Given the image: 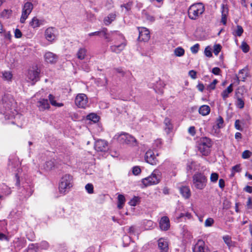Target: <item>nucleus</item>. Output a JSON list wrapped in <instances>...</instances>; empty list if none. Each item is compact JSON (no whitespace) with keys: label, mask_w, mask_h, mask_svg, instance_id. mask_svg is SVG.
I'll use <instances>...</instances> for the list:
<instances>
[{"label":"nucleus","mask_w":252,"mask_h":252,"mask_svg":"<svg viewBox=\"0 0 252 252\" xmlns=\"http://www.w3.org/2000/svg\"><path fill=\"white\" fill-rule=\"evenodd\" d=\"M73 186V177L69 174L64 175L61 179L59 189L60 192L65 193Z\"/></svg>","instance_id":"obj_1"},{"label":"nucleus","mask_w":252,"mask_h":252,"mask_svg":"<svg viewBox=\"0 0 252 252\" xmlns=\"http://www.w3.org/2000/svg\"><path fill=\"white\" fill-rule=\"evenodd\" d=\"M113 39L118 40L120 44L111 46L110 47V50L112 52L119 54L125 49L126 45V40L124 35L118 32L115 37H111V41Z\"/></svg>","instance_id":"obj_2"},{"label":"nucleus","mask_w":252,"mask_h":252,"mask_svg":"<svg viewBox=\"0 0 252 252\" xmlns=\"http://www.w3.org/2000/svg\"><path fill=\"white\" fill-rule=\"evenodd\" d=\"M204 6L202 3L191 5L188 10V15L191 20H196L204 11Z\"/></svg>","instance_id":"obj_3"},{"label":"nucleus","mask_w":252,"mask_h":252,"mask_svg":"<svg viewBox=\"0 0 252 252\" xmlns=\"http://www.w3.org/2000/svg\"><path fill=\"white\" fill-rule=\"evenodd\" d=\"M212 146L211 140L207 137H202L200 139L198 144V150L203 156H208L210 152Z\"/></svg>","instance_id":"obj_4"},{"label":"nucleus","mask_w":252,"mask_h":252,"mask_svg":"<svg viewBox=\"0 0 252 252\" xmlns=\"http://www.w3.org/2000/svg\"><path fill=\"white\" fill-rule=\"evenodd\" d=\"M207 181V177L203 173L197 172L192 176L193 185L197 189H203L206 186Z\"/></svg>","instance_id":"obj_5"},{"label":"nucleus","mask_w":252,"mask_h":252,"mask_svg":"<svg viewBox=\"0 0 252 252\" xmlns=\"http://www.w3.org/2000/svg\"><path fill=\"white\" fill-rule=\"evenodd\" d=\"M161 175V172L158 169H155L150 176L142 180V183L145 186L157 184L160 181Z\"/></svg>","instance_id":"obj_6"},{"label":"nucleus","mask_w":252,"mask_h":252,"mask_svg":"<svg viewBox=\"0 0 252 252\" xmlns=\"http://www.w3.org/2000/svg\"><path fill=\"white\" fill-rule=\"evenodd\" d=\"M107 30L106 28H103L100 31H97L94 32H91L89 34V36H92L94 35H102L107 42L111 41V37H115L117 33V31H111L109 33L107 32Z\"/></svg>","instance_id":"obj_7"},{"label":"nucleus","mask_w":252,"mask_h":252,"mask_svg":"<svg viewBox=\"0 0 252 252\" xmlns=\"http://www.w3.org/2000/svg\"><path fill=\"white\" fill-rule=\"evenodd\" d=\"M158 156V154L156 153L151 150H148L145 155V161L153 165H157L158 163V159L157 158V157Z\"/></svg>","instance_id":"obj_8"},{"label":"nucleus","mask_w":252,"mask_h":252,"mask_svg":"<svg viewBox=\"0 0 252 252\" xmlns=\"http://www.w3.org/2000/svg\"><path fill=\"white\" fill-rule=\"evenodd\" d=\"M75 103L79 108H85L88 105L87 95L84 94H79L75 97Z\"/></svg>","instance_id":"obj_9"},{"label":"nucleus","mask_w":252,"mask_h":252,"mask_svg":"<svg viewBox=\"0 0 252 252\" xmlns=\"http://www.w3.org/2000/svg\"><path fill=\"white\" fill-rule=\"evenodd\" d=\"M33 9V4L30 2H26L22 9V13L20 18V22L24 23L28 18L29 15L31 13Z\"/></svg>","instance_id":"obj_10"},{"label":"nucleus","mask_w":252,"mask_h":252,"mask_svg":"<svg viewBox=\"0 0 252 252\" xmlns=\"http://www.w3.org/2000/svg\"><path fill=\"white\" fill-rule=\"evenodd\" d=\"M139 31L138 40L147 42L150 38V33L148 29L145 27H138Z\"/></svg>","instance_id":"obj_11"},{"label":"nucleus","mask_w":252,"mask_h":252,"mask_svg":"<svg viewBox=\"0 0 252 252\" xmlns=\"http://www.w3.org/2000/svg\"><path fill=\"white\" fill-rule=\"evenodd\" d=\"M94 149L98 152H105L108 148V143L103 140H98L94 144Z\"/></svg>","instance_id":"obj_12"},{"label":"nucleus","mask_w":252,"mask_h":252,"mask_svg":"<svg viewBox=\"0 0 252 252\" xmlns=\"http://www.w3.org/2000/svg\"><path fill=\"white\" fill-rule=\"evenodd\" d=\"M56 29L53 27L47 28L45 32V36L46 39L50 42L55 40L56 36L55 34Z\"/></svg>","instance_id":"obj_13"},{"label":"nucleus","mask_w":252,"mask_h":252,"mask_svg":"<svg viewBox=\"0 0 252 252\" xmlns=\"http://www.w3.org/2000/svg\"><path fill=\"white\" fill-rule=\"evenodd\" d=\"M39 71L36 70H30L28 71L27 77L31 81L33 82L32 84L38 81L39 78Z\"/></svg>","instance_id":"obj_14"},{"label":"nucleus","mask_w":252,"mask_h":252,"mask_svg":"<svg viewBox=\"0 0 252 252\" xmlns=\"http://www.w3.org/2000/svg\"><path fill=\"white\" fill-rule=\"evenodd\" d=\"M44 59L47 63L53 64L57 61L58 56L52 52H48L45 54Z\"/></svg>","instance_id":"obj_15"},{"label":"nucleus","mask_w":252,"mask_h":252,"mask_svg":"<svg viewBox=\"0 0 252 252\" xmlns=\"http://www.w3.org/2000/svg\"><path fill=\"white\" fill-rule=\"evenodd\" d=\"M159 227L162 230H167L170 227V221L166 216L162 217L159 221Z\"/></svg>","instance_id":"obj_16"},{"label":"nucleus","mask_w":252,"mask_h":252,"mask_svg":"<svg viewBox=\"0 0 252 252\" xmlns=\"http://www.w3.org/2000/svg\"><path fill=\"white\" fill-rule=\"evenodd\" d=\"M43 167L46 170L49 171L54 168H58L59 166L57 165V161L53 159L46 161L43 165Z\"/></svg>","instance_id":"obj_17"},{"label":"nucleus","mask_w":252,"mask_h":252,"mask_svg":"<svg viewBox=\"0 0 252 252\" xmlns=\"http://www.w3.org/2000/svg\"><path fill=\"white\" fill-rule=\"evenodd\" d=\"M158 247L160 252H167L168 250V244L167 242L162 238L158 241Z\"/></svg>","instance_id":"obj_18"},{"label":"nucleus","mask_w":252,"mask_h":252,"mask_svg":"<svg viewBox=\"0 0 252 252\" xmlns=\"http://www.w3.org/2000/svg\"><path fill=\"white\" fill-rule=\"evenodd\" d=\"M44 23V20L39 19L36 17H34L30 22V25L33 29L39 27Z\"/></svg>","instance_id":"obj_19"},{"label":"nucleus","mask_w":252,"mask_h":252,"mask_svg":"<svg viewBox=\"0 0 252 252\" xmlns=\"http://www.w3.org/2000/svg\"><path fill=\"white\" fill-rule=\"evenodd\" d=\"M122 135L123 137H122V139H124L125 143L126 144L133 145L136 142V139L131 135L127 133H125Z\"/></svg>","instance_id":"obj_20"},{"label":"nucleus","mask_w":252,"mask_h":252,"mask_svg":"<svg viewBox=\"0 0 252 252\" xmlns=\"http://www.w3.org/2000/svg\"><path fill=\"white\" fill-rule=\"evenodd\" d=\"M180 192L185 199L190 197L191 193L189 188L187 186H182L180 188Z\"/></svg>","instance_id":"obj_21"},{"label":"nucleus","mask_w":252,"mask_h":252,"mask_svg":"<svg viewBox=\"0 0 252 252\" xmlns=\"http://www.w3.org/2000/svg\"><path fill=\"white\" fill-rule=\"evenodd\" d=\"M38 107L40 110H44L50 108V105L47 99H41L38 102Z\"/></svg>","instance_id":"obj_22"},{"label":"nucleus","mask_w":252,"mask_h":252,"mask_svg":"<svg viewBox=\"0 0 252 252\" xmlns=\"http://www.w3.org/2000/svg\"><path fill=\"white\" fill-rule=\"evenodd\" d=\"M233 91V84H231L227 88L225 89L221 94V95L223 100H225L229 96V94Z\"/></svg>","instance_id":"obj_23"},{"label":"nucleus","mask_w":252,"mask_h":252,"mask_svg":"<svg viewBox=\"0 0 252 252\" xmlns=\"http://www.w3.org/2000/svg\"><path fill=\"white\" fill-rule=\"evenodd\" d=\"M198 112L202 116L208 115L210 112V107L207 105H203L199 107Z\"/></svg>","instance_id":"obj_24"},{"label":"nucleus","mask_w":252,"mask_h":252,"mask_svg":"<svg viewBox=\"0 0 252 252\" xmlns=\"http://www.w3.org/2000/svg\"><path fill=\"white\" fill-rule=\"evenodd\" d=\"M194 252H205L204 243L203 241H199L195 245L193 249Z\"/></svg>","instance_id":"obj_25"},{"label":"nucleus","mask_w":252,"mask_h":252,"mask_svg":"<svg viewBox=\"0 0 252 252\" xmlns=\"http://www.w3.org/2000/svg\"><path fill=\"white\" fill-rule=\"evenodd\" d=\"M236 100L235 102V105L237 108L242 109L244 107V99L243 97L240 96L239 94H236Z\"/></svg>","instance_id":"obj_26"},{"label":"nucleus","mask_w":252,"mask_h":252,"mask_svg":"<svg viewBox=\"0 0 252 252\" xmlns=\"http://www.w3.org/2000/svg\"><path fill=\"white\" fill-rule=\"evenodd\" d=\"M164 124L165 125V130L166 133H168L170 130L173 128L172 124L171 123V120L168 118H166L164 121Z\"/></svg>","instance_id":"obj_27"},{"label":"nucleus","mask_w":252,"mask_h":252,"mask_svg":"<svg viewBox=\"0 0 252 252\" xmlns=\"http://www.w3.org/2000/svg\"><path fill=\"white\" fill-rule=\"evenodd\" d=\"M87 50L85 48H81L76 53L77 57L78 59L82 60L86 56Z\"/></svg>","instance_id":"obj_28"},{"label":"nucleus","mask_w":252,"mask_h":252,"mask_svg":"<svg viewBox=\"0 0 252 252\" xmlns=\"http://www.w3.org/2000/svg\"><path fill=\"white\" fill-rule=\"evenodd\" d=\"M48 98L51 104L53 106L58 107H61L63 106V103L57 102L55 100V97L51 94L49 95Z\"/></svg>","instance_id":"obj_29"},{"label":"nucleus","mask_w":252,"mask_h":252,"mask_svg":"<svg viewBox=\"0 0 252 252\" xmlns=\"http://www.w3.org/2000/svg\"><path fill=\"white\" fill-rule=\"evenodd\" d=\"M116 16V15L115 13H111L109 14L104 20L105 24L106 25H109L115 19Z\"/></svg>","instance_id":"obj_30"},{"label":"nucleus","mask_w":252,"mask_h":252,"mask_svg":"<svg viewBox=\"0 0 252 252\" xmlns=\"http://www.w3.org/2000/svg\"><path fill=\"white\" fill-rule=\"evenodd\" d=\"M2 79L5 81H11L13 74L10 71H4L2 72Z\"/></svg>","instance_id":"obj_31"},{"label":"nucleus","mask_w":252,"mask_h":252,"mask_svg":"<svg viewBox=\"0 0 252 252\" xmlns=\"http://www.w3.org/2000/svg\"><path fill=\"white\" fill-rule=\"evenodd\" d=\"M126 199L125 196L122 194H119L118 196V205L117 207L119 209L123 207Z\"/></svg>","instance_id":"obj_32"},{"label":"nucleus","mask_w":252,"mask_h":252,"mask_svg":"<svg viewBox=\"0 0 252 252\" xmlns=\"http://www.w3.org/2000/svg\"><path fill=\"white\" fill-rule=\"evenodd\" d=\"M22 191H23V192H22V194L21 196L25 197H28L30 196L33 192L32 189L30 186H28L26 189L25 188L23 189Z\"/></svg>","instance_id":"obj_33"},{"label":"nucleus","mask_w":252,"mask_h":252,"mask_svg":"<svg viewBox=\"0 0 252 252\" xmlns=\"http://www.w3.org/2000/svg\"><path fill=\"white\" fill-rule=\"evenodd\" d=\"M174 53L176 56L182 57L185 54V50L182 47H179L174 50Z\"/></svg>","instance_id":"obj_34"},{"label":"nucleus","mask_w":252,"mask_h":252,"mask_svg":"<svg viewBox=\"0 0 252 252\" xmlns=\"http://www.w3.org/2000/svg\"><path fill=\"white\" fill-rule=\"evenodd\" d=\"M88 120H91L94 123H96L99 121V117L94 113H91L87 116Z\"/></svg>","instance_id":"obj_35"},{"label":"nucleus","mask_w":252,"mask_h":252,"mask_svg":"<svg viewBox=\"0 0 252 252\" xmlns=\"http://www.w3.org/2000/svg\"><path fill=\"white\" fill-rule=\"evenodd\" d=\"M12 13L11 10L4 9L1 13V16L4 18H8Z\"/></svg>","instance_id":"obj_36"},{"label":"nucleus","mask_w":252,"mask_h":252,"mask_svg":"<svg viewBox=\"0 0 252 252\" xmlns=\"http://www.w3.org/2000/svg\"><path fill=\"white\" fill-rule=\"evenodd\" d=\"M252 158V152L249 150L244 151L242 154V158L243 159H248L250 158Z\"/></svg>","instance_id":"obj_37"},{"label":"nucleus","mask_w":252,"mask_h":252,"mask_svg":"<svg viewBox=\"0 0 252 252\" xmlns=\"http://www.w3.org/2000/svg\"><path fill=\"white\" fill-rule=\"evenodd\" d=\"M139 200L140 198L138 197L134 196L130 200L128 203L130 206H135L139 202Z\"/></svg>","instance_id":"obj_38"},{"label":"nucleus","mask_w":252,"mask_h":252,"mask_svg":"<svg viewBox=\"0 0 252 252\" xmlns=\"http://www.w3.org/2000/svg\"><path fill=\"white\" fill-rule=\"evenodd\" d=\"M241 168L240 164H237L232 167L231 176H233L235 172H239L241 171Z\"/></svg>","instance_id":"obj_39"},{"label":"nucleus","mask_w":252,"mask_h":252,"mask_svg":"<svg viewBox=\"0 0 252 252\" xmlns=\"http://www.w3.org/2000/svg\"><path fill=\"white\" fill-rule=\"evenodd\" d=\"M221 15H228V8L226 4H222L221 5Z\"/></svg>","instance_id":"obj_40"},{"label":"nucleus","mask_w":252,"mask_h":252,"mask_svg":"<svg viewBox=\"0 0 252 252\" xmlns=\"http://www.w3.org/2000/svg\"><path fill=\"white\" fill-rule=\"evenodd\" d=\"M211 50L212 49L209 46H208L205 48L204 50V54L207 57H211L212 56Z\"/></svg>","instance_id":"obj_41"},{"label":"nucleus","mask_w":252,"mask_h":252,"mask_svg":"<svg viewBox=\"0 0 252 252\" xmlns=\"http://www.w3.org/2000/svg\"><path fill=\"white\" fill-rule=\"evenodd\" d=\"M85 189L90 194H92L94 192V187L92 184H87L85 186Z\"/></svg>","instance_id":"obj_42"},{"label":"nucleus","mask_w":252,"mask_h":252,"mask_svg":"<svg viewBox=\"0 0 252 252\" xmlns=\"http://www.w3.org/2000/svg\"><path fill=\"white\" fill-rule=\"evenodd\" d=\"M244 71H245L244 69H241L239 71V74L240 76L239 77H237V80L238 82H239V81H240L239 78L242 79L241 80L242 81H245L246 76V75L244 74Z\"/></svg>","instance_id":"obj_43"},{"label":"nucleus","mask_w":252,"mask_h":252,"mask_svg":"<svg viewBox=\"0 0 252 252\" xmlns=\"http://www.w3.org/2000/svg\"><path fill=\"white\" fill-rule=\"evenodd\" d=\"M241 49L244 53H247L249 52L250 48L249 45L246 42H242L241 46Z\"/></svg>","instance_id":"obj_44"},{"label":"nucleus","mask_w":252,"mask_h":252,"mask_svg":"<svg viewBox=\"0 0 252 252\" xmlns=\"http://www.w3.org/2000/svg\"><path fill=\"white\" fill-rule=\"evenodd\" d=\"M221 49V46L220 44H215L214 46V53L215 55H218Z\"/></svg>","instance_id":"obj_45"},{"label":"nucleus","mask_w":252,"mask_h":252,"mask_svg":"<svg viewBox=\"0 0 252 252\" xmlns=\"http://www.w3.org/2000/svg\"><path fill=\"white\" fill-rule=\"evenodd\" d=\"M223 124V119L221 116H219L217 120V125L218 127L220 128L222 127Z\"/></svg>","instance_id":"obj_46"},{"label":"nucleus","mask_w":252,"mask_h":252,"mask_svg":"<svg viewBox=\"0 0 252 252\" xmlns=\"http://www.w3.org/2000/svg\"><path fill=\"white\" fill-rule=\"evenodd\" d=\"M214 222V220L212 218H208L205 221V226L206 227L211 226Z\"/></svg>","instance_id":"obj_47"},{"label":"nucleus","mask_w":252,"mask_h":252,"mask_svg":"<svg viewBox=\"0 0 252 252\" xmlns=\"http://www.w3.org/2000/svg\"><path fill=\"white\" fill-rule=\"evenodd\" d=\"M223 240L225 243L228 246H230L231 243V239L228 235H225L223 237Z\"/></svg>","instance_id":"obj_48"},{"label":"nucleus","mask_w":252,"mask_h":252,"mask_svg":"<svg viewBox=\"0 0 252 252\" xmlns=\"http://www.w3.org/2000/svg\"><path fill=\"white\" fill-rule=\"evenodd\" d=\"M219 175L217 173H212L211 175L210 180L212 182H216L218 180Z\"/></svg>","instance_id":"obj_49"},{"label":"nucleus","mask_w":252,"mask_h":252,"mask_svg":"<svg viewBox=\"0 0 252 252\" xmlns=\"http://www.w3.org/2000/svg\"><path fill=\"white\" fill-rule=\"evenodd\" d=\"M217 82L218 81L216 79H215L210 85H208L207 89L209 91L214 90Z\"/></svg>","instance_id":"obj_50"},{"label":"nucleus","mask_w":252,"mask_h":252,"mask_svg":"<svg viewBox=\"0 0 252 252\" xmlns=\"http://www.w3.org/2000/svg\"><path fill=\"white\" fill-rule=\"evenodd\" d=\"M39 248V246L38 244H31L29 245L28 247V251L30 250H34L36 251L38 250Z\"/></svg>","instance_id":"obj_51"},{"label":"nucleus","mask_w":252,"mask_h":252,"mask_svg":"<svg viewBox=\"0 0 252 252\" xmlns=\"http://www.w3.org/2000/svg\"><path fill=\"white\" fill-rule=\"evenodd\" d=\"M199 48V45L198 43H197L190 48V50L192 53L196 54L198 52Z\"/></svg>","instance_id":"obj_52"},{"label":"nucleus","mask_w":252,"mask_h":252,"mask_svg":"<svg viewBox=\"0 0 252 252\" xmlns=\"http://www.w3.org/2000/svg\"><path fill=\"white\" fill-rule=\"evenodd\" d=\"M235 32L237 36H240L243 32V29L242 27L241 26L238 25L237 26V30Z\"/></svg>","instance_id":"obj_53"},{"label":"nucleus","mask_w":252,"mask_h":252,"mask_svg":"<svg viewBox=\"0 0 252 252\" xmlns=\"http://www.w3.org/2000/svg\"><path fill=\"white\" fill-rule=\"evenodd\" d=\"M141 172V169L138 166H134L132 169V173L135 175H138Z\"/></svg>","instance_id":"obj_54"},{"label":"nucleus","mask_w":252,"mask_h":252,"mask_svg":"<svg viewBox=\"0 0 252 252\" xmlns=\"http://www.w3.org/2000/svg\"><path fill=\"white\" fill-rule=\"evenodd\" d=\"M235 127L236 129L242 131L243 128L240 125V121L239 120H237L235 122Z\"/></svg>","instance_id":"obj_55"},{"label":"nucleus","mask_w":252,"mask_h":252,"mask_svg":"<svg viewBox=\"0 0 252 252\" xmlns=\"http://www.w3.org/2000/svg\"><path fill=\"white\" fill-rule=\"evenodd\" d=\"M14 35L15 37L17 38H20L22 36V32L19 29H16L14 32Z\"/></svg>","instance_id":"obj_56"},{"label":"nucleus","mask_w":252,"mask_h":252,"mask_svg":"<svg viewBox=\"0 0 252 252\" xmlns=\"http://www.w3.org/2000/svg\"><path fill=\"white\" fill-rule=\"evenodd\" d=\"M132 3L130 2H129L126 4H123L121 5V7H125L126 11H128L131 7Z\"/></svg>","instance_id":"obj_57"},{"label":"nucleus","mask_w":252,"mask_h":252,"mask_svg":"<svg viewBox=\"0 0 252 252\" xmlns=\"http://www.w3.org/2000/svg\"><path fill=\"white\" fill-rule=\"evenodd\" d=\"M113 1L112 0H107L105 6L108 9H110L113 6Z\"/></svg>","instance_id":"obj_58"},{"label":"nucleus","mask_w":252,"mask_h":252,"mask_svg":"<svg viewBox=\"0 0 252 252\" xmlns=\"http://www.w3.org/2000/svg\"><path fill=\"white\" fill-rule=\"evenodd\" d=\"M41 248L43 249H47L49 245L48 243L46 241H42L41 242L39 246Z\"/></svg>","instance_id":"obj_59"},{"label":"nucleus","mask_w":252,"mask_h":252,"mask_svg":"<svg viewBox=\"0 0 252 252\" xmlns=\"http://www.w3.org/2000/svg\"><path fill=\"white\" fill-rule=\"evenodd\" d=\"M246 205H247V207L248 209H252V198L251 197H249L248 198Z\"/></svg>","instance_id":"obj_60"},{"label":"nucleus","mask_w":252,"mask_h":252,"mask_svg":"<svg viewBox=\"0 0 252 252\" xmlns=\"http://www.w3.org/2000/svg\"><path fill=\"white\" fill-rule=\"evenodd\" d=\"M158 84H159L160 87L158 89L159 90V92L160 93H163V90L162 88L164 87L165 84L164 83L162 82L161 81H159L157 83Z\"/></svg>","instance_id":"obj_61"},{"label":"nucleus","mask_w":252,"mask_h":252,"mask_svg":"<svg viewBox=\"0 0 252 252\" xmlns=\"http://www.w3.org/2000/svg\"><path fill=\"white\" fill-rule=\"evenodd\" d=\"M189 74L193 79L196 78V72L193 70H190Z\"/></svg>","instance_id":"obj_62"},{"label":"nucleus","mask_w":252,"mask_h":252,"mask_svg":"<svg viewBox=\"0 0 252 252\" xmlns=\"http://www.w3.org/2000/svg\"><path fill=\"white\" fill-rule=\"evenodd\" d=\"M220 72V68L216 67L212 69V72L215 75H219Z\"/></svg>","instance_id":"obj_63"},{"label":"nucleus","mask_w":252,"mask_h":252,"mask_svg":"<svg viewBox=\"0 0 252 252\" xmlns=\"http://www.w3.org/2000/svg\"><path fill=\"white\" fill-rule=\"evenodd\" d=\"M188 132L191 135H192V136L194 135V134H195V127L194 126H190L189 128Z\"/></svg>","instance_id":"obj_64"}]
</instances>
